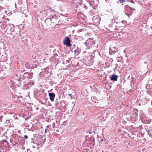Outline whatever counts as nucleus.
I'll return each mask as SVG.
<instances>
[{"instance_id":"nucleus-1","label":"nucleus","mask_w":152,"mask_h":152,"mask_svg":"<svg viewBox=\"0 0 152 152\" xmlns=\"http://www.w3.org/2000/svg\"><path fill=\"white\" fill-rule=\"evenodd\" d=\"M125 14L129 16L131 15L132 13V9L128 5H126L125 7Z\"/></svg>"},{"instance_id":"nucleus-2","label":"nucleus","mask_w":152,"mask_h":152,"mask_svg":"<svg viewBox=\"0 0 152 152\" xmlns=\"http://www.w3.org/2000/svg\"><path fill=\"white\" fill-rule=\"evenodd\" d=\"M38 99L40 103L42 104H45L47 102L46 101L48 99L46 98L45 96L42 95H40L39 96Z\"/></svg>"},{"instance_id":"nucleus-3","label":"nucleus","mask_w":152,"mask_h":152,"mask_svg":"<svg viewBox=\"0 0 152 152\" xmlns=\"http://www.w3.org/2000/svg\"><path fill=\"white\" fill-rule=\"evenodd\" d=\"M33 73L32 72L28 73V72L24 73L23 75H21L20 76L23 78L24 80L26 79H31L33 77Z\"/></svg>"},{"instance_id":"nucleus-4","label":"nucleus","mask_w":152,"mask_h":152,"mask_svg":"<svg viewBox=\"0 0 152 152\" xmlns=\"http://www.w3.org/2000/svg\"><path fill=\"white\" fill-rule=\"evenodd\" d=\"M63 43L64 45H66L67 46L70 47L71 46L70 40L68 37H65L63 40Z\"/></svg>"},{"instance_id":"nucleus-5","label":"nucleus","mask_w":152,"mask_h":152,"mask_svg":"<svg viewBox=\"0 0 152 152\" xmlns=\"http://www.w3.org/2000/svg\"><path fill=\"white\" fill-rule=\"evenodd\" d=\"M100 18L99 17L94 16L92 18V20L94 21V24L96 25H99L100 22Z\"/></svg>"},{"instance_id":"nucleus-6","label":"nucleus","mask_w":152,"mask_h":152,"mask_svg":"<svg viewBox=\"0 0 152 152\" xmlns=\"http://www.w3.org/2000/svg\"><path fill=\"white\" fill-rule=\"evenodd\" d=\"M86 43L88 47H91L92 45H94L95 43L93 40L91 39L87 40Z\"/></svg>"},{"instance_id":"nucleus-7","label":"nucleus","mask_w":152,"mask_h":152,"mask_svg":"<svg viewBox=\"0 0 152 152\" xmlns=\"http://www.w3.org/2000/svg\"><path fill=\"white\" fill-rule=\"evenodd\" d=\"M118 49L114 47H110L109 50V53L111 55L113 54L117 51Z\"/></svg>"},{"instance_id":"nucleus-8","label":"nucleus","mask_w":152,"mask_h":152,"mask_svg":"<svg viewBox=\"0 0 152 152\" xmlns=\"http://www.w3.org/2000/svg\"><path fill=\"white\" fill-rule=\"evenodd\" d=\"M118 76L115 74L111 75L110 77V80L114 81H117L118 80Z\"/></svg>"},{"instance_id":"nucleus-9","label":"nucleus","mask_w":152,"mask_h":152,"mask_svg":"<svg viewBox=\"0 0 152 152\" xmlns=\"http://www.w3.org/2000/svg\"><path fill=\"white\" fill-rule=\"evenodd\" d=\"M91 55L93 57H94L95 56H97L98 55L100 56V53L99 52V51L97 50H94L91 54Z\"/></svg>"},{"instance_id":"nucleus-10","label":"nucleus","mask_w":152,"mask_h":152,"mask_svg":"<svg viewBox=\"0 0 152 152\" xmlns=\"http://www.w3.org/2000/svg\"><path fill=\"white\" fill-rule=\"evenodd\" d=\"M49 96L50 97V99L52 101H53L55 96V94L53 93H49Z\"/></svg>"},{"instance_id":"nucleus-11","label":"nucleus","mask_w":152,"mask_h":152,"mask_svg":"<svg viewBox=\"0 0 152 152\" xmlns=\"http://www.w3.org/2000/svg\"><path fill=\"white\" fill-rule=\"evenodd\" d=\"M148 134L149 136L152 137V128L151 127H149L148 129H146Z\"/></svg>"},{"instance_id":"nucleus-12","label":"nucleus","mask_w":152,"mask_h":152,"mask_svg":"<svg viewBox=\"0 0 152 152\" xmlns=\"http://www.w3.org/2000/svg\"><path fill=\"white\" fill-rule=\"evenodd\" d=\"M20 76V78L18 79L19 81L20 82V83L21 85L22 84H23V85L26 84L25 83V80L23 78H22Z\"/></svg>"},{"instance_id":"nucleus-13","label":"nucleus","mask_w":152,"mask_h":152,"mask_svg":"<svg viewBox=\"0 0 152 152\" xmlns=\"http://www.w3.org/2000/svg\"><path fill=\"white\" fill-rule=\"evenodd\" d=\"M51 21V20L48 17L45 21V22L48 25L50 24Z\"/></svg>"},{"instance_id":"nucleus-14","label":"nucleus","mask_w":152,"mask_h":152,"mask_svg":"<svg viewBox=\"0 0 152 152\" xmlns=\"http://www.w3.org/2000/svg\"><path fill=\"white\" fill-rule=\"evenodd\" d=\"M9 26H10V31L11 32H13L15 30V28H14L15 26H14L12 24L11 25L10 24L9 25Z\"/></svg>"},{"instance_id":"nucleus-15","label":"nucleus","mask_w":152,"mask_h":152,"mask_svg":"<svg viewBox=\"0 0 152 152\" xmlns=\"http://www.w3.org/2000/svg\"><path fill=\"white\" fill-rule=\"evenodd\" d=\"M82 5H83V4H81V3H78L76 5V8H77V9H79V10H80L81 7H83Z\"/></svg>"},{"instance_id":"nucleus-16","label":"nucleus","mask_w":152,"mask_h":152,"mask_svg":"<svg viewBox=\"0 0 152 152\" xmlns=\"http://www.w3.org/2000/svg\"><path fill=\"white\" fill-rule=\"evenodd\" d=\"M96 97L95 96H93L91 98V100L93 102H94L95 103H96Z\"/></svg>"},{"instance_id":"nucleus-17","label":"nucleus","mask_w":152,"mask_h":152,"mask_svg":"<svg viewBox=\"0 0 152 152\" xmlns=\"http://www.w3.org/2000/svg\"><path fill=\"white\" fill-rule=\"evenodd\" d=\"M20 82L19 81L18 79L16 81V83L17 86L18 87H20V86H21V85H20Z\"/></svg>"},{"instance_id":"nucleus-18","label":"nucleus","mask_w":152,"mask_h":152,"mask_svg":"<svg viewBox=\"0 0 152 152\" xmlns=\"http://www.w3.org/2000/svg\"><path fill=\"white\" fill-rule=\"evenodd\" d=\"M55 15H54V14H53V15H50L48 17L50 19V20H51L52 21V19L53 18L55 17Z\"/></svg>"},{"instance_id":"nucleus-19","label":"nucleus","mask_w":152,"mask_h":152,"mask_svg":"<svg viewBox=\"0 0 152 152\" xmlns=\"http://www.w3.org/2000/svg\"><path fill=\"white\" fill-rule=\"evenodd\" d=\"M1 59L3 58V60H2V61L3 62L6 61L7 60V58L6 57L3 56L1 57Z\"/></svg>"},{"instance_id":"nucleus-20","label":"nucleus","mask_w":152,"mask_h":152,"mask_svg":"<svg viewBox=\"0 0 152 152\" xmlns=\"http://www.w3.org/2000/svg\"><path fill=\"white\" fill-rule=\"evenodd\" d=\"M134 79L135 78L134 77H132L131 78V83H133L135 81Z\"/></svg>"},{"instance_id":"nucleus-21","label":"nucleus","mask_w":152,"mask_h":152,"mask_svg":"<svg viewBox=\"0 0 152 152\" xmlns=\"http://www.w3.org/2000/svg\"><path fill=\"white\" fill-rule=\"evenodd\" d=\"M86 1L87 2H88L89 3H90V4H91V5L92 4V3H91V2L92 3L93 1H93V0H86Z\"/></svg>"},{"instance_id":"nucleus-22","label":"nucleus","mask_w":152,"mask_h":152,"mask_svg":"<svg viewBox=\"0 0 152 152\" xmlns=\"http://www.w3.org/2000/svg\"><path fill=\"white\" fill-rule=\"evenodd\" d=\"M99 103V102L98 101H96V103H95V107H99V105H98V104H98Z\"/></svg>"},{"instance_id":"nucleus-23","label":"nucleus","mask_w":152,"mask_h":152,"mask_svg":"<svg viewBox=\"0 0 152 152\" xmlns=\"http://www.w3.org/2000/svg\"><path fill=\"white\" fill-rule=\"evenodd\" d=\"M30 84V85H34V83L33 82H31L30 83H28V84Z\"/></svg>"},{"instance_id":"nucleus-24","label":"nucleus","mask_w":152,"mask_h":152,"mask_svg":"<svg viewBox=\"0 0 152 152\" xmlns=\"http://www.w3.org/2000/svg\"><path fill=\"white\" fill-rule=\"evenodd\" d=\"M37 66L36 65H35V66H30V67L31 68H33V69H34L35 67H36Z\"/></svg>"},{"instance_id":"nucleus-25","label":"nucleus","mask_w":152,"mask_h":152,"mask_svg":"<svg viewBox=\"0 0 152 152\" xmlns=\"http://www.w3.org/2000/svg\"><path fill=\"white\" fill-rule=\"evenodd\" d=\"M24 137L25 139H27L28 138V136L26 135H25L24 136Z\"/></svg>"},{"instance_id":"nucleus-26","label":"nucleus","mask_w":152,"mask_h":152,"mask_svg":"<svg viewBox=\"0 0 152 152\" xmlns=\"http://www.w3.org/2000/svg\"><path fill=\"white\" fill-rule=\"evenodd\" d=\"M32 56L34 59H35L36 58V56H34V55H33Z\"/></svg>"},{"instance_id":"nucleus-27","label":"nucleus","mask_w":152,"mask_h":152,"mask_svg":"<svg viewBox=\"0 0 152 152\" xmlns=\"http://www.w3.org/2000/svg\"><path fill=\"white\" fill-rule=\"evenodd\" d=\"M119 1L121 3H123L125 2V1H124V0H119Z\"/></svg>"},{"instance_id":"nucleus-28","label":"nucleus","mask_w":152,"mask_h":152,"mask_svg":"<svg viewBox=\"0 0 152 152\" xmlns=\"http://www.w3.org/2000/svg\"><path fill=\"white\" fill-rule=\"evenodd\" d=\"M21 138V137L20 136H17V138H18V140H19V138Z\"/></svg>"},{"instance_id":"nucleus-29","label":"nucleus","mask_w":152,"mask_h":152,"mask_svg":"<svg viewBox=\"0 0 152 152\" xmlns=\"http://www.w3.org/2000/svg\"><path fill=\"white\" fill-rule=\"evenodd\" d=\"M107 3H108L109 2V0H105Z\"/></svg>"},{"instance_id":"nucleus-30","label":"nucleus","mask_w":152,"mask_h":152,"mask_svg":"<svg viewBox=\"0 0 152 152\" xmlns=\"http://www.w3.org/2000/svg\"><path fill=\"white\" fill-rule=\"evenodd\" d=\"M48 128H49V126H46V129H48Z\"/></svg>"},{"instance_id":"nucleus-31","label":"nucleus","mask_w":152,"mask_h":152,"mask_svg":"<svg viewBox=\"0 0 152 152\" xmlns=\"http://www.w3.org/2000/svg\"><path fill=\"white\" fill-rule=\"evenodd\" d=\"M130 1H131V3H134V1L133 0H131Z\"/></svg>"},{"instance_id":"nucleus-32","label":"nucleus","mask_w":152,"mask_h":152,"mask_svg":"<svg viewBox=\"0 0 152 152\" xmlns=\"http://www.w3.org/2000/svg\"><path fill=\"white\" fill-rule=\"evenodd\" d=\"M48 129H45V133L47 132V130Z\"/></svg>"},{"instance_id":"nucleus-33","label":"nucleus","mask_w":152,"mask_h":152,"mask_svg":"<svg viewBox=\"0 0 152 152\" xmlns=\"http://www.w3.org/2000/svg\"><path fill=\"white\" fill-rule=\"evenodd\" d=\"M130 76H129L128 77H127V79L129 80L130 79Z\"/></svg>"},{"instance_id":"nucleus-34","label":"nucleus","mask_w":152,"mask_h":152,"mask_svg":"<svg viewBox=\"0 0 152 152\" xmlns=\"http://www.w3.org/2000/svg\"><path fill=\"white\" fill-rule=\"evenodd\" d=\"M68 95L70 96H72V94H69Z\"/></svg>"},{"instance_id":"nucleus-35","label":"nucleus","mask_w":152,"mask_h":152,"mask_svg":"<svg viewBox=\"0 0 152 152\" xmlns=\"http://www.w3.org/2000/svg\"><path fill=\"white\" fill-rule=\"evenodd\" d=\"M28 64L29 65V64L28 63H28H27V64H26V65H27Z\"/></svg>"},{"instance_id":"nucleus-36","label":"nucleus","mask_w":152,"mask_h":152,"mask_svg":"<svg viewBox=\"0 0 152 152\" xmlns=\"http://www.w3.org/2000/svg\"><path fill=\"white\" fill-rule=\"evenodd\" d=\"M38 108H37V110H38Z\"/></svg>"},{"instance_id":"nucleus-37","label":"nucleus","mask_w":152,"mask_h":152,"mask_svg":"<svg viewBox=\"0 0 152 152\" xmlns=\"http://www.w3.org/2000/svg\"><path fill=\"white\" fill-rule=\"evenodd\" d=\"M102 140V141H103V139H102V140Z\"/></svg>"},{"instance_id":"nucleus-38","label":"nucleus","mask_w":152,"mask_h":152,"mask_svg":"<svg viewBox=\"0 0 152 152\" xmlns=\"http://www.w3.org/2000/svg\"><path fill=\"white\" fill-rule=\"evenodd\" d=\"M145 63H146V61H145Z\"/></svg>"},{"instance_id":"nucleus-39","label":"nucleus","mask_w":152,"mask_h":152,"mask_svg":"<svg viewBox=\"0 0 152 152\" xmlns=\"http://www.w3.org/2000/svg\"><path fill=\"white\" fill-rule=\"evenodd\" d=\"M7 121H7H7H6L7 122Z\"/></svg>"}]
</instances>
